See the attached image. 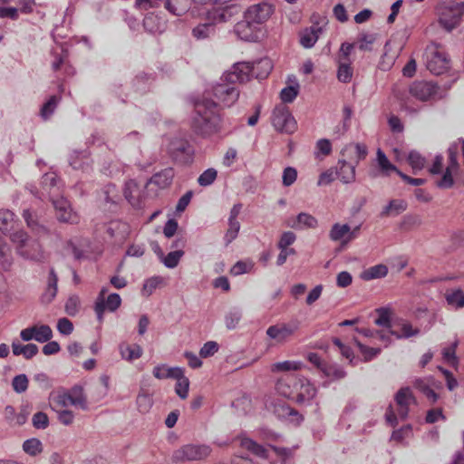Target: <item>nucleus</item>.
Masks as SVG:
<instances>
[{
    "instance_id": "obj_1",
    "label": "nucleus",
    "mask_w": 464,
    "mask_h": 464,
    "mask_svg": "<svg viewBox=\"0 0 464 464\" xmlns=\"http://www.w3.org/2000/svg\"><path fill=\"white\" fill-rule=\"evenodd\" d=\"M222 127V118L218 104L208 98L195 103V116L192 129L198 135L210 137L218 133Z\"/></svg>"
},
{
    "instance_id": "obj_2",
    "label": "nucleus",
    "mask_w": 464,
    "mask_h": 464,
    "mask_svg": "<svg viewBox=\"0 0 464 464\" xmlns=\"http://www.w3.org/2000/svg\"><path fill=\"white\" fill-rule=\"evenodd\" d=\"M239 8L236 5L214 6L207 12V18L209 22L199 24L192 29V35L197 40H205L214 35L215 24L227 23L237 14Z\"/></svg>"
},
{
    "instance_id": "obj_3",
    "label": "nucleus",
    "mask_w": 464,
    "mask_h": 464,
    "mask_svg": "<svg viewBox=\"0 0 464 464\" xmlns=\"http://www.w3.org/2000/svg\"><path fill=\"white\" fill-rule=\"evenodd\" d=\"M272 69V61L267 57L261 58L253 63H237L230 70L228 79L239 81L240 83L249 81L251 77L263 80L269 75Z\"/></svg>"
},
{
    "instance_id": "obj_4",
    "label": "nucleus",
    "mask_w": 464,
    "mask_h": 464,
    "mask_svg": "<svg viewBox=\"0 0 464 464\" xmlns=\"http://www.w3.org/2000/svg\"><path fill=\"white\" fill-rule=\"evenodd\" d=\"M211 448L207 444L188 443L175 450L171 455L173 463L194 462L206 459L211 454Z\"/></svg>"
},
{
    "instance_id": "obj_5",
    "label": "nucleus",
    "mask_w": 464,
    "mask_h": 464,
    "mask_svg": "<svg viewBox=\"0 0 464 464\" xmlns=\"http://www.w3.org/2000/svg\"><path fill=\"white\" fill-rule=\"evenodd\" d=\"M230 71L226 72L218 82L212 88V94L217 101L224 107L232 106L239 97V91L235 86V83L240 82L239 81L228 79Z\"/></svg>"
},
{
    "instance_id": "obj_6",
    "label": "nucleus",
    "mask_w": 464,
    "mask_h": 464,
    "mask_svg": "<svg viewBox=\"0 0 464 464\" xmlns=\"http://www.w3.org/2000/svg\"><path fill=\"white\" fill-rule=\"evenodd\" d=\"M464 14V2L445 3L439 8V23L448 32H451Z\"/></svg>"
},
{
    "instance_id": "obj_7",
    "label": "nucleus",
    "mask_w": 464,
    "mask_h": 464,
    "mask_svg": "<svg viewBox=\"0 0 464 464\" xmlns=\"http://www.w3.org/2000/svg\"><path fill=\"white\" fill-rule=\"evenodd\" d=\"M378 317L374 320V323L382 327L381 331H372L370 329H362V333L365 336L373 337L380 340L387 345L391 342L390 330H393V324L391 320V309L389 307H380L375 310Z\"/></svg>"
},
{
    "instance_id": "obj_8",
    "label": "nucleus",
    "mask_w": 464,
    "mask_h": 464,
    "mask_svg": "<svg viewBox=\"0 0 464 464\" xmlns=\"http://www.w3.org/2000/svg\"><path fill=\"white\" fill-rule=\"evenodd\" d=\"M272 124L276 130L289 134L296 129V121L285 104H279L274 109Z\"/></svg>"
},
{
    "instance_id": "obj_9",
    "label": "nucleus",
    "mask_w": 464,
    "mask_h": 464,
    "mask_svg": "<svg viewBox=\"0 0 464 464\" xmlns=\"http://www.w3.org/2000/svg\"><path fill=\"white\" fill-rule=\"evenodd\" d=\"M426 66L433 74L444 73L450 68L448 54L438 46L430 47L427 51Z\"/></svg>"
},
{
    "instance_id": "obj_10",
    "label": "nucleus",
    "mask_w": 464,
    "mask_h": 464,
    "mask_svg": "<svg viewBox=\"0 0 464 464\" xmlns=\"http://www.w3.org/2000/svg\"><path fill=\"white\" fill-rule=\"evenodd\" d=\"M41 188L42 190L37 197L42 200L48 198L51 201L61 196L63 182L55 172H48L42 177Z\"/></svg>"
},
{
    "instance_id": "obj_11",
    "label": "nucleus",
    "mask_w": 464,
    "mask_h": 464,
    "mask_svg": "<svg viewBox=\"0 0 464 464\" xmlns=\"http://www.w3.org/2000/svg\"><path fill=\"white\" fill-rule=\"evenodd\" d=\"M169 152L175 160L187 164L192 161L194 150L188 140L174 138L169 144Z\"/></svg>"
},
{
    "instance_id": "obj_12",
    "label": "nucleus",
    "mask_w": 464,
    "mask_h": 464,
    "mask_svg": "<svg viewBox=\"0 0 464 464\" xmlns=\"http://www.w3.org/2000/svg\"><path fill=\"white\" fill-rule=\"evenodd\" d=\"M307 360L315 366L324 376L332 380H339L345 376L344 370L336 363H329L321 359L318 353H309Z\"/></svg>"
},
{
    "instance_id": "obj_13",
    "label": "nucleus",
    "mask_w": 464,
    "mask_h": 464,
    "mask_svg": "<svg viewBox=\"0 0 464 464\" xmlns=\"http://www.w3.org/2000/svg\"><path fill=\"white\" fill-rule=\"evenodd\" d=\"M299 328V323L296 320L289 323H280L269 326L266 329V335L275 340L277 343H285Z\"/></svg>"
},
{
    "instance_id": "obj_14",
    "label": "nucleus",
    "mask_w": 464,
    "mask_h": 464,
    "mask_svg": "<svg viewBox=\"0 0 464 464\" xmlns=\"http://www.w3.org/2000/svg\"><path fill=\"white\" fill-rule=\"evenodd\" d=\"M105 293L106 289L102 288L99 294V296L97 297L94 305V311L96 313L97 319L99 322H102L103 320V314L106 309L109 310L110 312H114L121 306V298L120 295L112 293L109 295L107 299L105 300Z\"/></svg>"
},
{
    "instance_id": "obj_15",
    "label": "nucleus",
    "mask_w": 464,
    "mask_h": 464,
    "mask_svg": "<svg viewBox=\"0 0 464 464\" xmlns=\"http://www.w3.org/2000/svg\"><path fill=\"white\" fill-rule=\"evenodd\" d=\"M54 209L57 219L60 222L76 224L79 221V217L71 207L70 202L62 195L51 200Z\"/></svg>"
},
{
    "instance_id": "obj_16",
    "label": "nucleus",
    "mask_w": 464,
    "mask_h": 464,
    "mask_svg": "<svg viewBox=\"0 0 464 464\" xmlns=\"http://www.w3.org/2000/svg\"><path fill=\"white\" fill-rule=\"evenodd\" d=\"M234 32L238 38L246 42H256L260 36L259 25L246 16L242 21L236 24Z\"/></svg>"
},
{
    "instance_id": "obj_17",
    "label": "nucleus",
    "mask_w": 464,
    "mask_h": 464,
    "mask_svg": "<svg viewBox=\"0 0 464 464\" xmlns=\"http://www.w3.org/2000/svg\"><path fill=\"white\" fill-rule=\"evenodd\" d=\"M316 387L307 379L299 378L296 392H295L294 401L298 405H311L316 396Z\"/></svg>"
},
{
    "instance_id": "obj_18",
    "label": "nucleus",
    "mask_w": 464,
    "mask_h": 464,
    "mask_svg": "<svg viewBox=\"0 0 464 464\" xmlns=\"http://www.w3.org/2000/svg\"><path fill=\"white\" fill-rule=\"evenodd\" d=\"M273 13V5L266 1H262L250 5L245 12V16L260 25L265 23Z\"/></svg>"
},
{
    "instance_id": "obj_19",
    "label": "nucleus",
    "mask_w": 464,
    "mask_h": 464,
    "mask_svg": "<svg viewBox=\"0 0 464 464\" xmlns=\"http://www.w3.org/2000/svg\"><path fill=\"white\" fill-rule=\"evenodd\" d=\"M335 179H340L343 184L348 183L347 164L344 160H339L334 168H331L330 169L323 172L320 175L318 185H326Z\"/></svg>"
},
{
    "instance_id": "obj_20",
    "label": "nucleus",
    "mask_w": 464,
    "mask_h": 464,
    "mask_svg": "<svg viewBox=\"0 0 464 464\" xmlns=\"http://www.w3.org/2000/svg\"><path fill=\"white\" fill-rule=\"evenodd\" d=\"M299 377L294 374H285L276 382V389L277 392L293 401L295 399V392L298 386Z\"/></svg>"
},
{
    "instance_id": "obj_21",
    "label": "nucleus",
    "mask_w": 464,
    "mask_h": 464,
    "mask_svg": "<svg viewBox=\"0 0 464 464\" xmlns=\"http://www.w3.org/2000/svg\"><path fill=\"white\" fill-rule=\"evenodd\" d=\"M438 91L436 84L431 82H415L410 88V92L412 96L416 97L420 101H427L432 98Z\"/></svg>"
},
{
    "instance_id": "obj_22",
    "label": "nucleus",
    "mask_w": 464,
    "mask_h": 464,
    "mask_svg": "<svg viewBox=\"0 0 464 464\" xmlns=\"http://www.w3.org/2000/svg\"><path fill=\"white\" fill-rule=\"evenodd\" d=\"M414 401L413 394L409 387L400 389L395 395V401L398 406V415L405 420L409 414V406Z\"/></svg>"
},
{
    "instance_id": "obj_23",
    "label": "nucleus",
    "mask_w": 464,
    "mask_h": 464,
    "mask_svg": "<svg viewBox=\"0 0 464 464\" xmlns=\"http://www.w3.org/2000/svg\"><path fill=\"white\" fill-rule=\"evenodd\" d=\"M17 253L24 258L33 261H42L44 258L41 245L38 241L32 239L25 245L20 246Z\"/></svg>"
},
{
    "instance_id": "obj_24",
    "label": "nucleus",
    "mask_w": 464,
    "mask_h": 464,
    "mask_svg": "<svg viewBox=\"0 0 464 464\" xmlns=\"http://www.w3.org/2000/svg\"><path fill=\"white\" fill-rule=\"evenodd\" d=\"M348 43L343 42L341 44L338 55L335 58L336 63L339 64L337 78L342 82H348Z\"/></svg>"
},
{
    "instance_id": "obj_25",
    "label": "nucleus",
    "mask_w": 464,
    "mask_h": 464,
    "mask_svg": "<svg viewBox=\"0 0 464 464\" xmlns=\"http://www.w3.org/2000/svg\"><path fill=\"white\" fill-rule=\"evenodd\" d=\"M58 276L53 268L50 269L49 276L47 278V285L44 292L41 295V301L43 304H50L55 298L58 291L57 287Z\"/></svg>"
},
{
    "instance_id": "obj_26",
    "label": "nucleus",
    "mask_w": 464,
    "mask_h": 464,
    "mask_svg": "<svg viewBox=\"0 0 464 464\" xmlns=\"http://www.w3.org/2000/svg\"><path fill=\"white\" fill-rule=\"evenodd\" d=\"M274 413L279 419H289L295 417L297 422L303 420V417L294 408L290 407L285 401H278L274 404Z\"/></svg>"
},
{
    "instance_id": "obj_27",
    "label": "nucleus",
    "mask_w": 464,
    "mask_h": 464,
    "mask_svg": "<svg viewBox=\"0 0 464 464\" xmlns=\"http://www.w3.org/2000/svg\"><path fill=\"white\" fill-rule=\"evenodd\" d=\"M318 225L317 219L311 214L301 212L288 224L294 229L314 228Z\"/></svg>"
},
{
    "instance_id": "obj_28",
    "label": "nucleus",
    "mask_w": 464,
    "mask_h": 464,
    "mask_svg": "<svg viewBox=\"0 0 464 464\" xmlns=\"http://www.w3.org/2000/svg\"><path fill=\"white\" fill-rule=\"evenodd\" d=\"M174 169L172 168H166L155 173L150 179V183L156 185L160 188L169 187L174 178Z\"/></svg>"
},
{
    "instance_id": "obj_29",
    "label": "nucleus",
    "mask_w": 464,
    "mask_h": 464,
    "mask_svg": "<svg viewBox=\"0 0 464 464\" xmlns=\"http://www.w3.org/2000/svg\"><path fill=\"white\" fill-rule=\"evenodd\" d=\"M388 267L386 265L379 264L364 269L360 274V278L364 281L383 278L388 275Z\"/></svg>"
},
{
    "instance_id": "obj_30",
    "label": "nucleus",
    "mask_w": 464,
    "mask_h": 464,
    "mask_svg": "<svg viewBox=\"0 0 464 464\" xmlns=\"http://www.w3.org/2000/svg\"><path fill=\"white\" fill-rule=\"evenodd\" d=\"M120 353L121 355V358L132 362L134 360H137L141 357L143 350L139 344H127V343H121L120 345Z\"/></svg>"
},
{
    "instance_id": "obj_31",
    "label": "nucleus",
    "mask_w": 464,
    "mask_h": 464,
    "mask_svg": "<svg viewBox=\"0 0 464 464\" xmlns=\"http://www.w3.org/2000/svg\"><path fill=\"white\" fill-rule=\"evenodd\" d=\"M322 28L317 25H313L305 29L300 36V44L304 48H311L318 40V34L321 33Z\"/></svg>"
},
{
    "instance_id": "obj_32",
    "label": "nucleus",
    "mask_w": 464,
    "mask_h": 464,
    "mask_svg": "<svg viewBox=\"0 0 464 464\" xmlns=\"http://www.w3.org/2000/svg\"><path fill=\"white\" fill-rule=\"evenodd\" d=\"M376 162L380 171L385 176H389L392 171L397 174L398 171H400L395 165L391 163L385 153L381 149H378L376 151Z\"/></svg>"
},
{
    "instance_id": "obj_33",
    "label": "nucleus",
    "mask_w": 464,
    "mask_h": 464,
    "mask_svg": "<svg viewBox=\"0 0 464 464\" xmlns=\"http://www.w3.org/2000/svg\"><path fill=\"white\" fill-rule=\"evenodd\" d=\"M89 152L87 150L72 151L69 156V164L74 169H85L88 167Z\"/></svg>"
},
{
    "instance_id": "obj_34",
    "label": "nucleus",
    "mask_w": 464,
    "mask_h": 464,
    "mask_svg": "<svg viewBox=\"0 0 464 464\" xmlns=\"http://www.w3.org/2000/svg\"><path fill=\"white\" fill-rule=\"evenodd\" d=\"M143 27L149 33H161L164 29V23L157 14L150 13L144 17Z\"/></svg>"
},
{
    "instance_id": "obj_35",
    "label": "nucleus",
    "mask_w": 464,
    "mask_h": 464,
    "mask_svg": "<svg viewBox=\"0 0 464 464\" xmlns=\"http://www.w3.org/2000/svg\"><path fill=\"white\" fill-rule=\"evenodd\" d=\"M407 208V203L402 199H392L389 204L383 208L381 212V217L398 216L399 214L405 211Z\"/></svg>"
},
{
    "instance_id": "obj_36",
    "label": "nucleus",
    "mask_w": 464,
    "mask_h": 464,
    "mask_svg": "<svg viewBox=\"0 0 464 464\" xmlns=\"http://www.w3.org/2000/svg\"><path fill=\"white\" fill-rule=\"evenodd\" d=\"M12 349L14 355H23L27 360L35 356L39 351L38 346L34 343L24 345L15 342L12 343Z\"/></svg>"
},
{
    "instance_id": "obj_37",
    "label": "nucleus",
    "mask_w": 464,
    "mask_h": 464,
    "mask_svg": "<svg viewBox=\"0 0 464 464\" xmlns=\"http://www.w3.org/2000/svg\"><path fill=\"white\" fill-rule=\"evenodd\" d=\"M240 446L243 449L252 452L253 454H255L257 457L266 459L268 456L267 450L264 446L256 443V441H254L253 440H251L249 438H241L240 439Z\"/></svg>"
},
{
    "instance_id": "obj_38",
    "label": "nucleus",
    "mask_w": 464,
    "mask_h": 464,
    "mask_svg": "<svg viewBox=\"0 0 464 464\" xmlns=\"http://www.w3.org/2000/svg\"><path fill=\"white\" fill-rule=\"evenodd\" d=\"M67 392L72 400L73 406L79 407L82 410L87 409V398L82 386L74 385Z\"/></svg>"
},
{
    "instance_id": "obj_39",
    "label": "nucleus",
    "mask_w": 464,
    "mask_h": 464,
    "mask_svg": "<svg viewBox=\"0 0 464 464\" xmlns=\"http://www.w3.org/2000/svg\"><path fill=\"white\" fill-rule=\"evenodd\" d=\"M180 367H167L165 364L157 365L153 369V376L159 380L173 379L180 373Z\"/></svg>"
},
{
    "instance_id": "obj_40",
    "label": "nucleus",
    "mask_w": 464,
    "mask_h": 464,
    "mask_svg": "<svg viewBox=\"0 0 464 464\" xmlns=\"http://www.w3.org/2000/svg\"><path fill=\"white\" fill-rule=\"evenodd\" d=\"M177 375L179 376L173 378L177 380L175 392L180 399L184 400L188 395L189 381L184 375V371L182 368L180 369V373H177Z\"/></svg>"
},
{
    "instance_id": "obj_41",
    "label": "nucleus",
    "mask_w": 464,
    "mask_h": 464,
    "mask_svg": "<svg viewBox=\"0 0 464 464\" xmlns=\"http://www.w3.org/2000/svg\"><path fill=\"white\" fill-rule=\"evenodd\" d=\"M445 299L449 305L455 309L464 307V292L461 289H455L445 294Z\"/></svg>"
},
{
    "instance_id": "obj_42",
    "label": "nucleus",
    "mask_w": 464,
    "mask_h": 464,
    "mask_svg": "<svg viewBox=\"0 0 464 464\" xmlns=\"http://www.w3.org/2000/svg\"><path fill=\"white\" fill-rule=\"evenodd\" d=\"M23 217L28 226L34 233L41 236L46 234L48 232L47 228L40 225L37 220L34 218V214L29 209H24L23 212Z\"/></svg>"
},
{
    "instance_id": "obj_43",
    "label": "nucleus",
    "mask_w": 464,
    "mask_h": 464,
    "mask_svg": "<svg viewBox=\"0 0 464 464\" xmlns=\"http://www.w3.org/2000/svg\"><path fill=\"white\" fill-rule=\"evenodd\" d=\"M60 96L53 95L45 103L43 104L40 111V115L44 120H48L53 114L58 103L60 102Z\"/></svg>"
},
{
    "instance_id": "obj_44",
    "label": "nucleus",
    "mask_w": 464,
    "mask_h": 464,
    "mask_svg": "<svg viewBox=\"0 0 464 464\" xmlns=\"http://www.w3.org/2000/svg\"><path fill=\"white\" fill-rule=\"evenodd\" d=\"M23 450L30 456H36L43 451V444L36 438L28 439L24 441Z\"/></svg>"
},
{
    "instance_id": "obj_45",
    "label": "nucleus",
    "mask_w": 464,
    "mask_h": 464,
    "mask_svg": "<svg viewBox=\"0 0 464 464\" xmlns=\"http://www.w3.org/2000/svg\"><path fill=\"white\" fill-rule=\"evenodd\" d=\"M420 330L418 328L413 329L410 323L403 322L401 324V333H398L395 330H390L389 334L395 336L397 339L410 338L411 336L418 335Z\"/></svg>"
},
{
    "instance_id": "obj_46",
    "label": "nucleus",
    "mask_w": 464,
    "mask_h": 464,
    "mask_svg": "<svg viewBox=\"0 0 464 464\" xmlns=\"http://www.w3.org/2000/svg\"><path fill=\"white\" fill-rule=\"evenodd\" d=\"M183 256L184 251L182 249H178L169 252L167 256L163 255V257L160 258V261L164 264L166 267L175 268L179 265V260Z\"/></svg>"
},
{
    "instance_id": "obj_47",
    "label": "nucleus",
    "mask_w": 464,
    "mask_h": 464,
    "mask_svg": "<svg viewBox=\"0 0 464 464\" xmlns=\"http://www.w3.org/2000/svg\"><path fill=\"white\" fill-rule=\"evenodd\" d=\"M14 214L10 210H0V231L4 234L9 232L13 227Z\"/></svg>"
},
{
    "instance_id": "obj_48",
    "label": "nucleus",
    "mask_w": 464,
    "mask_h": 464,
    "mask_svg": "<svg viewBox=\"0 0 464 464\" xmlns=\"http://www.w3.org/2000/svg\"><path fill=\"white\" fill-rule=\"evenodd\" d=\"M377 37V34H362L357 41L358 48L361 51H372Z\"/></svg>"
},
{
    "instance_id": "obj_49",
    "label": "nucleus",
    "mask_w": 464,
    "mask_h": 464,
    "mask_svg": "<svg viewBox=\"0 0 464 464\" xmlns=\"http://www.w3.org/2000/svg\"><path fill=\"white\" fill-rule=\"evenodd\" d=\"M136 404L137 409L140 413H147L152 407L153 400L148 393H139Z\"/></svg>"
},
{
    "instance_id": "obj_50",
    "label": "nucleus",
    "mask_w": 464,
    "mask_h": 464,
    "mask_svg": "<svg viewBox=\"0 0 464 464\" xmlns=\"http://www.w3.org/2000/svg\"><path fill=\"white\" fill-rule=\"evenodd\" d=\"M302 363L295 361H284L276 362L272 365V372H289L296 371L301 368Z\"/></svg>"
},
{
    "instance_id": "obj_51",
    "label": "nucleus",
    "mask_w": 464,
    "mask_h": 464,
    "mask_svg": "<svg viewBox=\"0 0 464 464\" xmlns=\"http://www.w3.org/2000/svg\"><path fill=\"white\" fill-rule=\"evenodd\" d=\"M35 328V341L39 343H46L53 337V331L49 325L42 324L34 326Z\"/></svg>"
},
{
    "instance_id": "obj_52",
    "label": "nucleus",
    "mask_w": 464,
    "mask_h": 464,
    "mask_svg": "<svg viewBox=\"0 0 464 464\" xmlns=\"http://www.w3.org/2000/svg\"><path fill=\"white\" fill-rule=\"evenodd\" d=\"M218 177V171L215 169H208L203 171L198 178V183L201 187H208L211 185Z\"/></svg>"
},
{
    "instance_id": "obj_53",
    "label": "nucleus",
    "mask_w": 464,
    "mask_h": 464,
    "mask_svg": "<svg viewBox=\"0 0 464 464\" xmlns=\"http://www.w3.org/2000/svg\"><path fill=\"white\" fill-rule=\"evenodd\" d=\"M28 378L25 374H18L12 381V387L16 393H23L28 388Z\"/></svg>"
},
{
    "instance_id": "obj_54",
    "label": "nucleus",
    "mask_w": 464,
    "mask_h": 464,
    "mask_svg": "<svg viewBox=\"0 0 464 464\" xmlns=\"http://www.w3.org/2000/svg\"><path fill=\"white\" fill-rule=\"evenodd\" d=\"M239 229L240 224L238 221H228V229L227 230L224 237L226 246H228L233 240L237 238Z\"/></svg>"
},
{
    "instance_id": "obj_55",
    "label": "nucleus",
    "mask_w": 464,
    "mask_h": 464,
    "mask_svg": "<svg viewBox=\"0 0 464 464\" xmlns=\"http://www.w3.org/2000/svg\"><path fill=\"white\" fill-rule=\"evenodd\" d=\"M346 234H348V223L340 225L334 224L330 230L329 237L333 241H338L342 239Z\"/></svg>"
},
{
    "instance_id": "obj_56",
    "label": "nucleus",
    "mask_w": 464,
    "mask_h": 464,
    "mask_svg": "<svg viewBox=\"0 0 464 464\" xmlns=\"http://www.w3.org/2000/svg\"><path fill=\"white\" fill-rule=\"evenodd\" d=\"M408 162L415 172L423 169L425 159L419 152L412 150L408 155Z\"/></svg>"
},
{
    "instance_id": "obj_57",
    "label": "nucleus",
    "mask_w": 464,
    "mask_h": 464,
    "mask_svg": "<svg viewBox=\"0 0 464 464\" xmlns=\"http://www.w3.org/2000/svg\"><path fill=\"white\" fill-rule=\"evenodd\" d=\"M298 84H296L295 86H286L283 88L280 92V99L282 100L283 102H292L298 94Z\"/></svg>"
},
{
    "instance_id": "obj_58",
    "label": "nucleus",
    "mask_w": 464,
    "mask_h": 464,
    "mask_svg": "<svg viewBox=\"0 0 464 464\" xmlns=\"http://www.w3.org/2000/svg\"><path fill=\"white\" fill-rule=\"evenodd\" d=\"M411 433V426L408 424L398 430H395L392 434L391 440L396 442H402L406 438H409Z\"/></svg>"
},
{
    "instance_id": "obj_59",
    "label": "nucleus",
    "mask_w": 464,
    "mask_h": 464,
    "mask_svg": "<svg viewBox=\"0 0 464 464\" xmlns=\"http://www.w3.org/2000/svg\"><path fill=\"white\" fill-rule=\"evenodd\" d=\"M32 422L35 429L44 430L49 425V419L46 413L38 411L34 414Z\"/></svg>"
},
{
    "instance_id": "obj_60",
    "label": "nucleus",
    "mask_w": 464,
    "mask_h": 464,
    "mask_svg": "<svg viewBox=\"0 0 464 464\" xmlns=\"http://www.w3.org/2000/svg\"><path fill=\"white\" fill-rule=\"evenodd\" d=\"M241 312L239 310H233L227 314L225 317V323L227 329L232 330L237 327L240 319H241Z\"/></svg>"
},
{
    "instance_id": "obj_61",
    "label": "nucleus",
    "mask_w": 464,
    "mask_h": 464,
    "mask_svg": "<svg viewBox=\"0 0 464 464\" xmlns=\"http://www.w3.org/2000/svg\"><path fill=\"white\" fill-rule=\"evenodd\" d=\"M218 351V344L214 341H208L203 344L199 351V356L208 358L214 355Z\"/></svg>"
},
{
    "instance_id": "obj_62",
    "label": "nucleus",
    "mask_w": 464,
    "mask_h": 464,
    "mask_svg": "<svg viewBox=\"0 0 464 464\" xmlns=\"http://www.w3.org/2000/svg\"><path fill=\"white\" fill-rule=\"evenodd\" d=\"M354 342L358 344L360 351H361L362 354L363 355L365 361L372 360L374 357H376L381 353L380 348L368 347L366 345L362 344L356 339H354Z\"/></svg>"
},
{
    "instance_id": "obj_63",
    "label": "nucleus",
    "mask_w": 464,
    "mask_h": 464,
    "mask_svg": "<svg viewBox=\"0 0 464 464\" xmlns=\"http://www.w3.org/2000/svg\"><path fill=\"white\" fill-rule=\"evenodd\" d=\"M273 451L282 459L281 464H287V460L292 458L294 450L285 447L269 445Z\"/></svg>"
},
{
    "instance_id": "obj_64",
    "label": "nucleus",
    "mask_w": 464,
    "mask_h": 464,
    "mask_svg": "<svg viewBox=\"0 0 464 464\" xmlns=\"http://www.w3.org/2000/svg\"><path fill=\"white\" fill-rule=\"evenodd\" d=\"M332 150V145L329 140L321 139L316 142L315 156L319 158L320 155L327 156Z\"/></svg>"
}]
</instances>
